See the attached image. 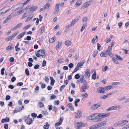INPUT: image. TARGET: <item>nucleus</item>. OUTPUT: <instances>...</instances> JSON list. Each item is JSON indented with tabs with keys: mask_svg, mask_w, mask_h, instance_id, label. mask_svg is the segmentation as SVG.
<instances>
[{
	"mask_svg": "<svg viewBox=\"0 0 129 129\" xmlns=\"http://www.w3.org/2000/svg\"><path fill=\"white\" fill-rule=\"evenodd\" d=\"M109 95V94H107V95H103L101 97V98L103 99H104L107 98Z\"/></svg>",
	"mask_w": 129,
	"mask_h": 129,
	"instance_id": "4c0bfd02",
	"label": "nucleus"
},
{
	"mask_svg": "<svg viewBox=\"0 0 129 129\" xmlns=\"http://www.w3.org/2000/svg\"><path fill=\"white\" fill-rule=\"evenodd\" d=\"M80 17V16H79L78 17H77L73 21H72L71 22V24L73 25L75 23H76L78 20H79V18Z\"/></svg>",
	"mask_w": 129,
	"mask_h": 129,
	"instance_id": "ddd939ff",
	"label": "nucleus"
},
{
	"mask_svg": "<svg viewBox=\"0 0 129 129\" xmlns=\"http://www.w3.org/2000/svg\"><path fill=\"white\" fill-rule=\"evenodd\" d=\"M96 73L94 72L92 75V78L93 80H95L96 79Z\"/></svg>",
	"mask_w": 129,
	"mask_h": 129,
	"instance_id": "58836bf2",
	"label": "nucleus"
},
{
	"mask_svg": "<svg viewBox=\"0 0 129 129\" xmlns=\"http://www.w3.org/2000/svg\"><path fill=\"white\" fill-rule=\"evenodd\" d=\"M82 116V114L81 111L79 110H78L75 117L78 118L81 117Z\"/></svg>",
	"mask_w": 129,
	"mask_h": 129,
	"instance_id": "9d476101",
	"label": "nucleus"
},
{
	"mask_svg": "<svg viewBox=\"0 0 129 129\" xmlns=\"http://www.w3.org/2000/svg\"><path fill=\"white\" fill-rule=\"evenodd\" d=\"M43 104L41 102H39L38 103V106L40 108H42L44 106Z\"/></svg>",
	"mask_w": 129,
	"mask_h": 129,
	"instance_id": "393cba45",
	"label": "nucleus"
},
{
	"mask_svg": "<svg viewBox=\"0 0 129 129\" xmlns=\"http://www.w3.org/2000/svg\"><path fill=\"white\" fill-rule=\"evenodd\" d=\"M29 116L30 115H29L28 117L25 118V121L26 122V123L29 125H30L33 122L32 119L29 118Z\"/></svg>",
	"mask_w": 129,
	"mask_h": 129,
	"instance_id": "f03ea898",
	"label": "nucleus"
},
{
	"mask_svg": "<svg viewBox=\"0 0 129 129\" xmlns=\"http://www.w3.org/2000/svg\"><path fill=\"white\" fill-rule=\"evenodd\" d=\"M97 49L98 50L100 49L101 48V46L100 44L99 43H98L97 44Z\"/></svg>",
	"mask_w": 129,
	"mask_h": 129,
	"instance_id": "69168bd1",
	"label": "nucleus"
},
{
	"mask_svg": "<svg viewBox=\"0 0 129 129\" xmlns=\"http://www.w3.org/2000/svg\"><path fill=\"white\" fill-rule=\"evenodd\" d=\"M51 5L49 3H48L44 5V7L46 9H48L50 7Z\"/></svg>",
	"mask_w": 129,
	"mask_h": 129,
	"instance_id": "a878e982",
	"label": "nucleus"
},
{
	"mask_svg": "<svg viewBox=\"0 0 129 129\" xmlns=\"http://www.w3.org/2000/svg\"><path fill=\"white\" fill-rule=\"evenodd\" d=\"M22 108H21L19 106H18L16 108L13 112V114H14L22 110V108H24V107L22 105Z\"/></svg>",
	"mask_w": 129,
	"mask_h": 129,
	"instance_id": "7ed1b4c3",
	"label": "nucleus"
},
{
	"mask_svg": "<svg viewBox=\"0 0 129 129\" xmlns=\"http://www.w3.org/2000/svg\"><path fill=\"white\" fill-rule=\"evenodd\" d=\"M86 25V24L85 23H84L83 25L82 26V27L81 29V31H83V30L85 28V26Z\"/></svg>",
	"mask_w": 129,
	"mask_h": 129,
	"instance_id": "09e8293b",
	"label": "nucleus"
},
{
	"mask_svg": "<svg viewBox=\"0 0 129 129\" xmlns=\"http://www.w3.org/2000/svg\"><path fill=\"white\" fill-rule=\"evenodd\" d=\"M40 67V66L38 64L36 65L34 67V69H38Z\"/></svg>",
	"mask_w": 129,
	"mask_h": 129,
	"instance_id": "4d7b16f0",
	"label": "nucleus"
},
{
	"mask_svg": "<svg viewBox=\"0 0 129 129\" xmlns=\"http://www.w3.org/2000/svg\"><path fill=\"white\" fill-rule=\"evenodd\" d=\"M89 70H87L86 71L84 75L85 77L86 78H88L89 77Z\"/></svg>",
	"mask_w": 129,
	"mask_h": 129,
	"instance_id": "9b49d317",
	"label": "nucleus"
},
{
	"mask_svg": "<svg viewBox=\"0 0 129 129\" xmlns=\"http://www.w3.org/2000/svg\"><path fill=\"white\" fill-rule=\"evenodd\" d=\"M55 37H54L51 39H49V43H52L55 41Z\"/></svg>",
	"mask_w": 129,
	"mask_h": 129,
	"instance_id": "aec40b11",
	"label": "nucleus"
},
{
	"mask_svg": "<svg viewBox=\"0 0 129 129\" xmlns=\"http://www.w3.org/2000/svg\"><path fill=\"white\" fill-rule=\"evenodd\" d=\"M112 88V86L111 85H109L105 87V89L106 90H110Z\"/></svg>",
	"mask_w": 129,
	"mask_h": 129,
	"instance_id": "c85d7f7f",
	"label": "nucleus"
},
{
	"mask_svg": "<svg viewBox=\"0 0 129 129\" xmlns=\"http://www.w3.org/2000/svg\"><path fill=\"white\" fill-rule=\"evenodd\" d=\"M82 3V1L81 0H78L75 4L76 6H78L80 5Z\"/></svg>",
	"mask_w": 129,
	"mask_h": 129,
	"instance_id": "4be33fe9",
	"label": "nucleus"
},
{
	"mask_svg": "<svg viewBox=\"0 0 129 129\" xmlns=\"http://www.w3.org/2000/svg\"><path fill=\"white\" fill-rule=\"evenodd\" d=\"M121 123H120V121L115 123L114 124V126H122V125H121Z\"/></svg>",
	"mask_w": 129,
	"mask_h": 129,
	"instance_id": "cd10ccee",
	"label": "nucleus"
},
{
	"mask_svg": "<svg viewBox=\"0 0 129 129\" xmlns=\"http://www.w3.org/2000/svg\"><path fill=\"white\" fill-rule=\"evenodd\" d=\"M95 125L96 129H97L99 127H101L100 125V123L95 124Z\"/></svg>",
	"mask_w": 129,
	"mask_h": 129,
	"instance_id": "6e6d98bb",
	"label": "nucleus"
},
{
	"mask_svg": "<svg viewBox=\"0 0 129 129\" xmlns=\"http://www.w3.org/2000/svg\"><path fill=\"white\" fill-rule=\"evenodd\" d=\"M79 69V67H78L77 66H76V67L75 69L73 72L72 73V74L74 73L75 72L77 71Z\"/></svg>",
	"mask_w": 129,
	"mask_h": 129,
	"instance_id": "a18cd8bd",
	"label": "nucleus"
},
{
	"mask_svg": "<svg viewBox=\"0 0 129 129\" xmlns=\"http://www.w3.org/2000/svg\"><path fill=\"white\" fill-rule=\"evenodd\" d=\"M4 8H2V9L0 10V13L1 14V15H2L3 14H4L6 12H5V10L4 9Z\"/></svg>",
	"mask_w": 129,
	"mask_h": 129,
	"instance_id": "37998d69",
	"label": "nucleus"
},
{
	"mask_svg": "<svg viewBox=\"0 0 129 129\" xmlns=\"http://www.w3.org/2000/svg\"><path fill=\"white\" fill-rule=\"evenodd\" d=\"M98 39V37L97 36H96V37L95 39H94V38H93L92 40V42H91L92 43H95V40L97 41Z\"/></svg>",
	"mask_w": 129,
	"mask_h": 129,
	"instance_id": "49530a36",
	"label": "nucleus"
},
{
	"mask_svg": "<svg viewBox=\"0 0 129 129\" xmlns=\"http://www.w3.org/2000/svg\"><path fill=\"white\" fill-rule=\"evenodd\" d=\"M13 48L12 47V45H9L6 47V49L11 50L13 49Z\"/></svg>",
	"mask_w": 129,
	"mask_h": 129,
	"instance_id": "412c9836",
	"label": "nucleus"
},
{
	"mask_svg": "<svg viewBox=\"0 0 129 129\" xmlns=\"http://www.w3.org/2000/svg\"><path fill=\"white\" fill-rule=\"evenodd\" d=\"M4 127L5 129H8V124L5 123L4 125Z\"/></svg>",
	"mask_w": 129,
	"mask_h": 129,
	"instance_id": "338daca9",
	"label": "nucleus"
},
{
	"mask_svg": "<svg viewBox=\"0 0 129 129\" xmlns=\"http://www.w3.org/2000/svg\"><path fill=\"white\" fill-rule=\"evenodd\" d=\"M84 62V60H83L81 61L78 63L77 65V66L78 67H80L82 66Z\"/></svg>",
	"mask_w": 129,
	"mask_h": 129,
	"instance_id": "a211bd4d",
	"label": "nucleus"
},
{
	"mask_svg": "<svg viewBox=\"0 0 129 129\" xmlns=\"http://www.w3.org/2000/svg\"><path fill=\"white\" fill-rule=\"evenodd\" d=\"M25 73L27 76H28L29 75V71L27 68H26L25 71Z\"/></svg>",
	"mask_w": 129,
	"mask_h": 129,
	"instance_id": "c03bdc74",
	"label": "nucleus"
},
{
	"mask_svg": "<svg viewBox=\"0 0 129 129\" xmlns=\"http://www.w3.org/2000/svg\"><path fill=\"white\" fill-rule=\"evenodd\" d=\"M112 60L114 61V63L116 64H118L119 63L118 62V59L116 58L113 57L112 58Z\"/></svg>",
	"mask_w": 129,
	"mask_h": 129,
	"instance_id": "c756f323",
	"label": "nucleus"
},
{
	"mask_svg": "<svg viewBox=\"0 0 129 129\" xmlns=\"http://www.w3.org/2000/svg\"><path fill=\"white\" fill-rule=\"evenodd\" d=\"M98 53V51L97 50L95 51H94L93 53V54L92 55L93 57L94 58L96 56Z\"/></svg>",
	"mask_w": 129,
	"mask_h": 129,
	"instance_id": "8fccbe9b",
	"label": "nucleus"
},
{
	"mask_svg": "<svg viewBox=\"0 0 129 129\" xmlns=\"http://www.w3.org/2000/svg\"><path fill=\"white\" fill-rule=\"evenodd\" d=\"M65 44L67 45H70L71 44V42L70 41H67L65 42Z\"/></svg>",
	"mask_w": 129,
	"mask_h": 129,
	"instance_id": "79ce46f5",
	"label": "nucleus"
},
{
	"mask_svg": "<svg viewBox=\"0 0 129 129\" xmlns=\"http://www.w3.org/2000/svg\"><path fill=\"white\" fill-rule=\"evenodd\" d=\"M59 3L57 4L55 6V11L54 12V13L55 14H57L59 12Z\"/></svg>",
	"mask_w": 129,
	"mask_h": 129,
	"instance_id": "1a4fd4ad",
	"label": "nucleus"
},
{
	"mask_svg": "<svg viewBox=\"0 0 129 129\" xmlns=\"http://www.w3.org/2000/svg\"><path fill=\"white\" fill-rule=\"evenodd\" d=\"M101 106V105L100 104H97L92 105L91 107V109L92 110H94Z\"/></svg>",
	"mask_w": 129,
	"mask_h": 129,
	"instance_id": "20e7f679",
	"label": "nucleus"
},
{
	"mask_svg": "<svg viewBox=\"0 0 129 129\" xmlns=\"http://www.w3.org/2000/svg\"><path fill=\"white\" fill-rule=\"evenodd\" d=\"M80 75L79 74H76L75 76V78L76 79H78L79 78Z\"/></svg>",
	"mask_w": 129,
	"mask_h": 129,
	"instance_id": "052dcab7",
	"label": "nucleus"
},
{
	"mask_svg": "<svg viewBox=\"0 0 129 129\" xmlns=\"http://www.w3.org/2000/svg\"><path fill=\"white\" fill-rule=\"evenodd\" d=\"M114 110V106H113L108 108L106 110V111L108 112L110 110Z\"/></svg>",
	"mask_w": 129,
	"mask_h": 129,
	"instance_id": "5701e85b",
	"label": "nucleus"
},
{
	"mask_svg": "<svg viewBox=\"0 0 129 129\" xmlns=\"http://www.w3.org/2000/svg\"><path fill=\"white\" fill-rule=\"evenodd\" d=\"M23 11L22 10H20L19 11H17V12L15 13V14L16 15H17L21 14L23 12Z\"/></svg>",
	"mask_w": 129,
	"mask_h": 129,
	"instance_id": "2f4dec72",
	"label": "nucleus"
},
{
	"mask_svg": "<svg viewBox=\"0 0 129 129\" xmlns=\"http://www.w3.org/2000/svg\"><path fill=\"white\" fill-rule=\"evenodd\" d=\"M38 52L39 53V54L41 56H42L43 58H44L45 56L46 55L44 50H40L38 51Z\"/></svg>",
	"mask_w": 129,
	"mask_h": 129,
	"instance_id": "423d86ee",
	"label": "nucleus"
},
{
	"mask_svg": "<svg viewBox=\"0 0 129 129\" xmlns=\"http://www.w3.org/2000/svg\"><path fill=\"white\" fill-rule=\"evenodd\" d=\"M38 8V6H34L31 7L30 11L34 12Z\"/></svg>",
	"mask_w": 129,
	"mask_h": 129,
	"instance_id": "f3484780",
	"label": "nucleus"
},
{
	"mask_svg": "<svg viewBox=\"0 0 129 129\" xmlns=\"http://www.w3.org/2000/svg\"><path fill=\"white\" fill-rule=\"evenodd\" d=\"M108 67L107 66H106L103 69L102 71L103 72H105L106 71L107 69H108Z\"/></svg>",
	"mask_w": 129,
	"mask_h": 129,
	"instance_id": "e2e57ef3",
	"label": "nucleus"
},
{
	"mask_svg": "<svg viewBox=\"0 0 129 129\" xmlns=\"http://www.w3.org/2000/svg\"><path fill=\"white\" fill-rule=\"evenodd\" d=\"M115 56L121 60H122L123 59L121 57L119 56L117 54H115Z\"/></svg>",
	"mask_w": 129,
	"mask_h": 129,
	"instance_id": "5fc2aeb1",
	"label": "nucleus"
},
{
	"mask_svg": "<svg viewBox=\"0 0 129 129\" xmlns=\"http://www.w3.org/2000/svg\"><path fill=\"white\" fill-rule=\"evenodd\" d=\"M105 53H104V52H102L100 54V56L101 57H106L107 56L105 55Z\"/></svg>",
	"mask_w": 129,
	"mask_h": 129,
	"instance_id": "0e129e2a",
	"label": "nucleus"
},
{
	"mask_svg": "<svg viewBox=\"0 0 129 129\" xmlns=\"http://www.w3.org/2000/svg\"><path fill=\"white\" fill-rule=\"evenodd\" d=\"M31 115L33 117L35 118H36V117H37V114L35 113H32L31 114Z\"/></svg>",
	"mask_w": 129,
	"mask_h": 129,
	"instance_id": "864d4df0",
	"label": "nucleus"
},
{
	"mask_svg": "<svg viewBox=\"0 0 129 129\" xmlns=\"http://www.w3.org/2000/svg\"><path fill=\"white\" fill-rule=\"evenodd\" d=\"M31 40V37L30 36H27L26 37V39L25 38L24 39V40H27L28 41H29Z\"/></svg>",
	"mask_w": 129,
	"mask_h": 129,
	"instance_id": "bf43d9fd",
	"label": "nucleus"
},
{
	"mask_svg": "<svg viewBox=\"0 0 129 129\" xmlns=\"http://www.w3.org/2000/svg\"><path fill=\"white\" fill-rule=\"evenodd\" d=\"M113 37V35H111L110 36V37L109 39H106L105 40V41L107 43L110 42L111 41Z\"/></svg>",
	"mask_w": 129,
	"mask_h": 129,
	"instance_id": "473e14b6",
	"label": "nucleus"
},
{
	"mask_svg": "<svg viewBox=\"0 0 129 129\" xmlns=\"http://www.w3.org/2000/svg\"><path fill=\"white\" fill-rule=\"evenodd\" d=\"M30 24L24 27L23 28V29L24 30L27 29L30 27Z\"/></svg>",
	"mask_w": 129,
	"mask_h": 129,
	"instance_id": "de8ad7c7",
	"label": "nucleus"
},
{
	"mask_svg": "<svg viewBox=\"0 0 129 129\" xmlns=\"http://www.w3.org/2000/svg\"><path fill=\"white\" fill-rule=\"evenodd\" d=\"M46 64V62L45 60H44L42 63V66L44 67L45 66Z\"/></svg>",
	"mask_w": 129,
	"mask_h": 129,
	"instance_id": "603ef678",
	"label": "nucleus"
},
{
	"mask_svg": "<svg viewBox=\"0 0 129 129\" xmlns=\"http://www.w3.org/2000/svg\"><path fill=\"white\" fill-rule=\"evenodd\" d=\"M114 106V109L116 110H118L121 108V107L119 106Z\"/></svg>",
	"mask_w": 129,
	"mask_h": 129,
	"instance_id": "f704fd0d",
	"label": "nucleus"
},
{
	"mask_svg": "<svg viewBox=\"0 0 129 129\" xmlns=\"http://www.w3.org/2000/svg\"><path fill=\"white\" fill-rule=\"evenodd\" d=\"M50 79L51 80L50 84L52 86H53L54 85V83L55 82V81L52 77H50Z\"/></svg>",
	"mask_w": 129,
	"mask_h": 129,
	"instance_id": "6ab92c4d",
	"label": "nucleus"
},
{
	"mask_svg": "<svg viewBox=\"0 0 129 129\" xmlns=\"http://www.w3.org/2000/svg\"><path fill=\"white\" fill-rule=\"evenodd\" d=\"M10 6H6L5 7H4V9L5 10V12H7L10 9Z\"/></svg>",
	"mask_w": 129,
	"mask_h": 129,
	"instance_id": "e433bc0d",
	"label": "nucleus"
},
{
	"mask_svg": "<svg viewBox=\"0 0 129 129\" xmlns=\"http://www.w3.org/2000/svg\"><path fill=\"white\" fill-rule=\"evenodd\" d=\"M90 4V3H89V2L88 1L84 3L83 5L81 7V9H84L86 7H88Z\"/></svg>",
	"mask_w": 129,
	"mask_h": 129,
	"instance_id": "6e6552de",
	"label": "nucleus"
},
{
	"mask_svg": "<svg viewBox=\"0 0 129 129\" xmlns=\"http://www.w3.org/2000/svg\"><path fill=\"white\" fill-rule=\"evenodd\" d=\"M105 91L104 88L102 87H99L97 89V92L98 93H103Z\"/></svg>",
	"mask_w": 129,
	"mask_h": 129,
	"instance_id": "39448f33",
	"label": "nucleus"
},
{
	"mask_svg": "<svg viewBox=\"0 0 129 129\" xmlns=\"http://www.w3.org/2000/svg\"><path fill=\"white\" fill-rule=\"evenodd\" d=\"M26 32L25 31L20 34V35H18L17 37V39H20L23 37L25 35Z\"/></svg>",
	"mask_w": 129,
	"mask_h": 129,
	"instance_id": "f8f14e48",
	"label": "nucleus"
},
{
	"mask_svg": "<svg viewBox=\"0 0 129 129\" xmlns=\"http://www.w3.org/2000/svg\"><path fill=\"white\" fill-rule=\"evenodd\" d=\"M87 20V18L86 17H84L82 19V20L83 22H86Z\"/></svg>",
	"mask_w": 129,
	"mask_h": 129,
	"instance_id": "13d9d810",
	"label": "nucleus"
},
{
	"mask_svg": "<svg viewBox=\"0 0 129 129\" xmlns=\"http://www.w3.org/2000/svg\"><path fill=\"white\" fill-rule=\"evenodd\" d=\"M107 122V121H104L100 123V125L101 127L104 126L106 124V123Z\"/></svg>",
	"mask_w": 129,
	"mask_h": 129,
	"instance_id": "bb28decb",
	"label": "nucleus"
},
{
	"mask_svg": "<svg viewBox=\"0 0 129 129\" xmlns=\"http://www.w3.org/2000/svg\"><path fill=\"white\" fill-rule=\"evenodd\" d=\"M97 115L96 114H93L90 116L88 117V120L90 119L92 120L93 119H94L95 118H94V116H96V115Z\"/></svg>",
	"mask_w": 129,
	"mask_h": 129,
	"instance_id": "dca6fc26",
	"label": "nucleus"
},
{
	"mask_svg": "<svg viewBox=\"0 0 129 129\" xmlns=\"http://www.w3.org/2000/svg\"><path fill=\"white\" fill-rule=\"evenodd\" d=\"M110 113H104L101 114H98L97 115H96V116H94L95 118H96V117H101V118L105 117H108L110 116Z\"/></svg>",
	"mask_w": 129,
	"mask_h": 129,
	"instance_id": "f257e3e1",
	"label": "nucleus"
},
{
	"mask_svg": "<svg viewBox=\"0 0 129 129\" xmlns=\"http://www.w3.org/2000/svg\"><path fill=\"white\" fill-rule=\"evenodd\" d=\"M13 15V14L12 13L10 15L8 16L7 18H8V19H9L10 20Z\"/></svg>",
	"mask_w": 129,
	"mask_h": 129,
	"instance_id": "3c124183",
	"label": "nucleus"
},
{
	"mask_svg": "<svg viewBox=\"0 0 129 129\" xmlns=\"http://www.w3.org/2000/svg\"><path fill=\"white\" fill-rule=\"evenodd\" d=\"M58 42V43L56 46V48L57 49H58L60 47L62 44V43L61 42L60 43H59V42Z\"/></svg>",
	"mask_w": 129,
	"mask_h": 129,
	"instance_id": "ea45409f",
	"label": "nucleus"
},
{
	"mask_svg": "<svg viewBox=\"0 0 129 129\" xmlns=\"http://www.w3.org/2000/svg\"><path fill=\"white\" fill-rule=\"evenodd\" d=\"M49 126L50 125L47 122L46 123V124L43 127L45 129H48Z\"/></svg>",
	"mask_w": 129,
	"mask_h": 129,
	"instance_id": "b1692460",
	"label": "nucleus"
},
{
	"mask_svg": "<svg viewBox=\"0 0 129 129\" xmlns=\"http://www.w3.org/2000/svg\"><path fill=\"white\" fill-rule=\"evenodd\" d=\"M80 77V81H81V83H82L85 80L84 79V76L83 75H81Z\"/></svg>",
	"mask_w": 129,
	"mask_h": 129,
	"instance_id": "7c9ffc66",
	"label": "nucleus"
},
{
	"mask_svg": "<svg viewBox=\"0 0 129 129\" xmlns=\"http://www.w3.org/2000/svg\"><path fill=\"white\" fill-rule=\"evenodd\" d=\"M5 70L4 68H3L1 70V74L2 75H4V72Z\"/></svg>",
	"mask_w": 129,
	"mask_h": 129,
	"instance_id": "680f3d73",
	"label": "nucleus"
},
{
	"mask_svg": "<svg viewBox=\"0 0 129 129\" xmlns=\"http://www.w3.org/2000/svg\"><path fill=\"white\" fill-rule=\"evenodd\" d=\"M44 26H43L41 27L40 28V32L41 34H42L43 32L44 31Z\"/></svg>",
	"mask_w": 129,
	"mask_h": 129,
	"instance_id": "c9c22d12",
	"label": "nucleus"
},
{
	"mask_svg": "<svg viewBox=\"0 0 129 129\" xmlns=\"http://www.w3.org/2000/svg\"><path fill=\"white\" fill-rule=\"evenodd\" d=\"M74 65L72 63H70L68 65V66L70 68H72L73 67Z\"/></svg>",
	"mask_w": 129,
	"mask_h": 129,
	"instance_id": "774afa93",
	"label": "nucleus"
},
{
	"mask_svg": "<svg viewBox=\"0 0 129 129\" xmlns=\"http://www.w3.org/2000/svg\"><path fill=\"white\" fill-rule=\"evenodd\" d=\"M81 88L82 89V92H85L84 89H88V87L87 86H83L81 87Z\"/></svg>",
	"mask_w": 129,
	"mask_h": 129,
	"instance_id": "72a5a7b5",
	"label": "nucleus"
},
{
	"mask_svg": "<svg viewBox=\"0 0 129 129\" xmlns=\"http://www.w3.org/2000/svg\"><path fill=\"white\" fill-rule=\"evenodd\" d=\"M13 38V36L12 35L11 36L8 37L6 39L8 41H9L12 40Z\"/></svg>",
	"mask_w": 129,
	"mask_h": 129,
	"instance_id": "a19ab883",
	"label": "nucleus"
},
{
	"mask_svg": "<svg viewBox=\"0 0 129 129\" xmlns=\"http://www.w3.org/2000/svg\"><path fill=\"white\" fill-rule=\"evenodd\" d=\"M67 106L72 111H73L74 110V109L73 107L72 104V103H69L68 104Z\"/></svg>",
	"mask_w": 129,
	"mask_h": 129,
	"instance_id": "2eb2a0df",
	"label": "nucleus"
},
{
	"mask_svg": "<svg viewBox=\"0 0 129 129\" xmlns=\"http://www.w3.org/2000/svg\"><path fill=\"white\" fill-rule=\"evenodd\" d=\"M10 121L9 118L7 117H6L5 118H3L2 119L1 121V122L2 123H4L5 122H9Z\"/></svg>",
	"mask_w": 129,
	"mask_h": 129,
	"instance_id": "4468645a",
	"label": "nucleus"
},
{
	"mask_svg": "<svg viewBox=\"0 0 129 129\" xmlns=\"http://www.w3.org/2000/svg\"><path fill=\"white\" fill-rule=\"evenodd\" d=\"M22 26V23H20L13 27L12 29L13 30H15L18 28H20Z\"/></svg>",
	"mask_w": 129,
	"mask_h": 129,
	"instance_id": "0eeeda50",
	"label": "nucleus"
}]
</instances>
